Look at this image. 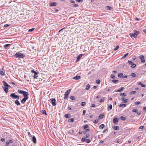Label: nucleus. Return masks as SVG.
Here are the masks:
<instances>
[{
    "label": "nucleus",
    "mask_w": 146,
    "mask_h": 146,
    "mask_svg": "<svg viewBox=\"0 0 146 146\" xmlns=\"http://www.w3.org/2000/svg\"><path fill=\"white\" fill-rule=\"evenodd\" d=\"M105 99V98H102L100 101V102H103L104 101Z\"/></svg>",
    "instance_id": "de8ad7c7"
},
{
    "label": "nucleus",
    "mask_w": 146,
    "mask_h": 146,
    "mask_svg": "<svg viewBox=\"0 0 146 146\" xmlns=\"http://www.w3.org/2000/svg\"><path fill=\"white\" fill-rule=\"evenodd\" d=\"M80 76H77L74 77L73 78L76 80H78L80 78Z\"/></svg>",
    "instance_id": "dca6fc26"
},
{
    "label": "nucleus",
    "mask_w": 146,
    "mask_h": 146,
    "mask_svg": "<svg viewBox=\"0 0 146 146\" xmlns=\"http://www.w3.org/2000/svg\"><path fill=\"white\" fill-rule=\"evenodd\" d=\"M83 55L82 54H80L78 55V56L77 58V60H79L81 57Z\"/></svg>",
    "instance_id": "a211bd4d"
},
{
    "label": "nucleus",
    "mask_w": 146,
    "mask_h": 146,
    "mask_svg": "<svg viewBox=\"0 0 146 146\" xmlns=\"http://www.w3.org/2000/svg\"><path fill=\"white\" fill-rule=\"evenodd\" d=\"M32 141L34 143L36 144V139L34 136H33L32 137Z\"/></svg>",
    "instance_id": "9b49d317"
},
{
    "label": "nucleus",
    "mask_w": 146,
    "mask_h": 146,
    "mask_svg": "<svg viewBox=\"0 0 146 146\" xmlns=\"http://www.w3.org/2000/svg\"><path fill=\"white\" fill-rule=\"evenodd\" d=\"M9 26V25L8 24H6L4 25V27H7Z\"/></svg>",
    "instance_id": "052dcab7"
},
{
    "label": "nucleus",
    "mask_w": 146,
    "mask_h": 146,
    "mask_svg": "<svg viewBox=\"0 0 146 146\" xmlns=\"http://www.w3.org/2000/svg\"><path fill=\"white\" fill-rule=\"evenodd\" d=\"M119 48V46L118 45L116 46L113 49V50L115 51L118 49Z\"/></svg>",
    "instance_id": "c9c22d12"
},
{
    "label": "nucleus",
    "mask_w": 146,
    "mask_h": 146,
    "mask_svg": "<svg viewBox=\"0 0 146 146\" xmlns=\"http://www.w3.org/2000/svg\"><path fill=\"white\" fill-rule=\"evenodd\" d=\"M128 62L129 64L131 65V67L132 68H134L136 66V64H134L132 62L128 60Z\"/></svg>",
    "instance_id": "20e7f679"
},
{
    "label": "nucleus",
    "mask_w": 146,
    "mask_h": 146,
    "mask_svg": "<svg viewBox=\"0 0 146 146\" xmlns=\"http://www.w3.org/2000/svg\"><path fill=\"white\" fill-rule=\"evenodd\" d=\"M28 99L24 98L21 101V102L22 103L24 104L25 103L26 101Z\"/></svg>",
    "instance_id": "2eb2a0df"
},
{
    "label": "nucleus",
    "mask_w": 146,
    "mask_h": 146,
    "mask_svg": "<svg viewBox=\"0 0 146 146\" xmlns=\"http://www.w3.org/2000/svg\"><path fill=\"white\" fill-rule=\"evenodd\" d=\"M129 101V99H127L125 100H124L123 101V103H127Z\"/></svg>",
    "instance_id": "f704fd0d"
},
{
    "label": "nucleus",
    "mask_w": 146,
    "mask_h": 146,
    "mask_svg": "<svg viewBox=\"0 0 146 146\" xmlns=\"http://www.w3.org/2000/svg\"><path fill=\"white\" fill-rule=\"evenodd\" d=\"M1 140L3 142L5 141V139L3 138H1Z\"/></svg>",
    "instance_id": "bf43d9fd"
},
{
    "label": "nucleus",
    "mask_w": 146,
    "mask_h": 146,
    "mask_svg": "<svg viewBox=\"0 0 146 146\" xmlns=\"http://www.w3.org/2000/svg\"><path fill=\"white\" fill-rule=\"evenodd\" d=\"M86 137H82L81 139V141L82 142H84L85 141H86Z\"/></svg>",
    "instance_id": "2f4dec72"
},
{
    "label": "nucleus",
    "mask_w": 146,
    "mask_h": 146,
    "mask_svg": "<svg viewBox=\"0 0 146 146\" xmlns=\"http://www.w3.org/2000/svg\"><path fill=\"white\" fill-rule=\"evenodd\" d=\"M16 96L17 95H15V93H14L11 94L10 95V97L14 99H16Z\"/></svg>",
    "instance_id": "423d86ee"
},
{
    "label": "nucleus",
    "mask_w": 146,
    "mask_h": 146,
    "mask_svg": "<svg viewBox=\"0 0 146 146\" xmlns=\"http://www.w3.org/2000/svg\"><path fill=\"white\" fill-rule=\"evenodd\" d=\"M89 131V129H86L83 132V133L84 134H85L86 133Z\"/></svg>",
    "instance_id": "473e14b6"
},
{
    "label": "nucleus",
    "mask_w": 146,
    "mask_h": 146,
    "mask_svg": "<svg viewBox=\"0 0 146 146\" xmlns=\"http://www.w3.org/2000/svg\"><path fill=\"white\" fill-rule=\"evenodd\" d=\"M3 83L5 87L11 88L10 86L8 85L5 81H3Z\"/></svg>",
    "instance_id": "0eeeda50"
},
{
    "label": "nucleus",
    "mask_w": 146,
    "mask_h": 146,
    "mask_svg": "<svg viewBox=\"0 0 146 146\" xmlns=\"http://www.w3.org/2000/svg\"><path fill=\"white\" fill-rule=\"evenodd\" d=\"M130 36L131 37L135 38L137 35V34L135 33L133 34H130Z\"/></svg>",
    "instance_id": "f8f14e48"
},
{
    "label": "nucleus",
    "mask_w": 146,
    "mask_h": 146,
    "mask_svg": "<svg viewBox=\"0 0 146 146\" xmlns=\"http://www.w3.org/2000/svg\"><path fill=\"white\" fill-rule=\"evenodd\" d=\"M120 96H126V95L125 94L123 93H121L120 94Z\"/></svg>",
    "instance_id": "a19ab883"
},
{
    "label": "nucleus",
    "mask_w": 146,
    "mask_h": 146,
    "mask_svg": "<svg viewBox=\"0 0 146 146\" xmlns=\"http://www.w3.org/2000/svg\"><path fill=\"white\" fill-rule=\"evenodd\" d=\"M112 82L115 84H117L119 82V80H112Z\"/></svg>",
    "instance_id": "aec40b11"
},
{
    "label": "nucleus",
    "mask_w": 146,
    "mask_h": 146,
    "mask_svg": "<svg viewBox=\"0 0 146 146\" xmlns=\"http://www.w3.org/2000/svg\"><path fill=\"white\" fill-rule=\"evenodd\" d=\"M129 54V53H127L125 54V55L122 57V58L123 59H124V58H125L127 57V56Z\"/></svg>",
    "instance_id": "c85d7f7f"
},
{
    "label": "nucleus",
    "mask_w": 146,
    "mask_h": 146,
    "mask_svg": "<svg viewBox=\"0 0 146 146\" xmlns=\"http://www.w3.org/2000/svg\"><path fill=\"white\" fill-rule=\"evenodd\" d=\"M98 120L97 119L94 121L93 122L94 123L96 124L98 123Z\"/></svg>",
    "instance_id": "c03bdc74"
},
{
    "label": "nucleus",
    "mask_w": 146,
    "mask_h": 146,
    "mask_svg": "<svg viewBox=\"0 0 146 146\" xmlns=\"http://www.w3.org/2000/svg\"><path fill=\"white\" fill-rule=\"evenodd\" d=\"M121 141V139H118L117 141V143H118L120 142Z\"/></svg>",
    "instance_id": "4d7b16f0"
},
{
    "label": "nucleus",
    "mask_w": 146,
    "mask_h": 146,
    "mask_svg": "<svg viewBox=\"0 0 146 146\" xmlns=\"http://www.w3.org/2000/svg\"><path fill=\"white\" fill-rule=\"evenodd\" d=\"M50 5L52 7L56 6V3L55 2H52L50 3Z\"/></svg>",
    "instance_id": "ddd939ff"
},
{
    "label": "nucleus",
    "mask_w": 146,
    "mask_h": 146,
    "mask_svg": "<svg viewBox=\"0 0 146 146\" xmlns=\"http://www.w3.org/2000/svg\"><path fill=\"white\" fill-rule=\"evenodd\" d=\"M17 58H23L25 56V55L24 54L20 52H17L14 55Z\"/></svg>",
    "instance_id": "f03ea898"
},
{
    "label": "nucleus",
    "mask_w": 146,
    "mask_h": 146,
    "mask_svg": "<svg viewBox=\"0 0 146 146\" xmlns=\"http://www.w3.org/2000/svg\"><path fill=\"white\" fill-rule=\"evenodd\" d=\"M70 116V114H66L65 115V117L66 118H69Z\"/></svg>",
    "instance_id": "4c0bfd02"
},
{
    "label": "nucleus",
    "mask_w": 146,
    "mask_h": 146,
    "mask_svg": "<svg viewBox=\"0 0 146 146\" xmlns=\"http://www.w3.org/2000/svg\"><path fill=\"white\" fill-rule=\"evenodd\" d=\"M5 71L3 69H1L0 71V74L1 76H3L4 75Z\"/></svg>",
    "instance_id": "1a4fd4ad"
},
{
    "label": "nucleus",
    "mask_w": 146,
    "mask_h": 146,
    "mask_svg": "<svg viewBox=\"0 0 146 146\" xmlns=\"http://www.w3.org/2000/svg\"><path fill=\"white\" fill-rule=\"evenodd\" d=\"M113 123L115 124V125H116L117 123L118 122V120L117 119V118H114L113 120Z\"/></svg>",
    "instance_id": "9d476101"
},
{
    "label": "nucleus",
    "mask_w": 146,
    "mask_h": 146,
    "mask_svg": "<svg viewBox=\"0 0 146 146\" xmlns=\"http://www.w3.org/2000/svg\"><path fill=\"white\" fill-rule=\"evenodd\" d=\"M8 87H5V88H3L4 89V90L5 91V92L6 93H7L8 92Z\"/></svg>",
    "instance_id": "4be33fe9"
},
{
    "label": "nucleus",
    "mask_w": 146,
    "mask_h": 146,
    "mask_svg": "<svg viewBox=\"0 0 146 146\" xmlns=\"http://www.w3.org/2000/svg\"><path fill=\"white\" fill-rule=\"evenodd\" d=\"M141 104V102H136L134 104H137V105H139Z\"/></svg>",
    "instance_id": "8fccbe9b"
},
{
    "label": "nucleus",
    "mask_w": 146,
    "mask_h": 146,
    "mask_svg": "<svg viewBox=\"0 0 146 146\" xmlns=\"http://www.w3.org/2000/svg\"><path fill=\"white\" fill-rule=\"evenodd\" d=\"M17 91L18 93L19 94L23 95L24 98L28 99L29 94L27 92L25 91H23L19 90Z\"/></svg>",
    "instance_id": "f257e3e1"
},
{
    "label": "nucleus",
    "mask_w": 146,
    "mask_h": 146,
    "mask_svg": "<svg viewBox=\"0 0 146 146\" xmlns=\"http://www.w3.org/2000/svg\"><path fill=\"white\" fill-rule=\"evenodd\" d=\"M105 126L104 124H102L100 125L99 127V128L100 129H103V128H104Z\"/></svg>",
    "instance_id": "5701e85b"
},
{
    "label": "nucleus",
    "mask_w": 146,
    "mask_h": 146,
    "mask_svg": "<svg viewBox=\"0 0 146 146\" xmlns=\"http://www.w3.org/2000/svg\"><path fill=\"white\" fill-rule=\"evenodd\" d=\"M144 126H141L139 127V129H143Z\"/></svg>",
    "instance_id": "13d9d810"
},
{
    "label": "nucleus",
    "mask_w": 146,
    "mask_h": 146,
    "mask_svg": "<svg viewBox=\"0 0 146 146\" xmlns=\"http://www.w3.org/2000/svg\"><path fill=\"white\" fill-rule=\"evenodd\" d=\"M40 111L42 113L46 115H47L46 112L45 110H41Z\"/></svg>",
    "instance_id": "f3484780"
},
{
    "label": "nucleus",
    "mask_w": 146,
    "mask_h": 146,
    "mask_svg": "<svg viewBox=\"0 0 146 146\" xmlns=\"http://www.w3.org/2000/svg\"><path fill=\"white\" fill-rule=\"evenodd\" d=\"M126 119V117L123 116H121L120 117V119L123 121L125 120Z\"/></svg>",
    "instance_id": "e433bc0d"
},
{
    "label": "nucleus",
    "mask_w": 146,
    "mask_h": 146,
    "mask_svg": "<svg viewBox=\"0 0 146 146\" xmlns=\"http://www.w3.org/2000/svg\"><path fill=\"white\" fill-rule=\"evenodd\" d=\"M90 88V86L89 84H88L86 86V89L88 90Z\"/></svg>",
    "instance_id": "72a5a7b5"
},
{
    "label": "nucleus",
    "mask_w": 146,
    "mask_h": 146,
    "mask_svg": "<svg viewBox=\"0 0 146 146\" xmlns=\"http://www.w3.org/2000/svg\"><path fill=\"white\" fill-rule=\"evenodd\" d=\"M71 90V89L68 90L65 92L64 94V100H66L68 98V95L70 92Z\"/></svg>",
    "instance_id": "7ed1b4c3"
},
{
    "label": "nucleus",
    "mask_w": 146,
    "mask_h": 146,
    "mask_svg": "<svg viewBox=\"0 0 146 146\" xmlns=\"http://www.w3.org/2000/svg\"><path fill=\"white\" fill-rule=\"evenodd\" d=\"M86 110H84L83 111V113L84 115H85V113H86Z\"/></svg>",
    "instance_id": "680f3d73"
},
{
    "label": "nucleus",
    "mask_w": 146,
    "mask_h": 146,
    "mask_svg": "<svg viewBox=\"0 0 146 146\" xmlns=\"http://www.w3.org/2000/svg\"><path fill=\"white\" fill-rule=\"evenodd\" d=\"M113 128L115 130H119V127L118 126H114V127Z\"/></svg>",
    "instance_id": "b1692460"
},
{
    "label": "nucleus",
    "mask_w": 146,
    "mask_h": 146,
    "mask_svg": "<svg viewBox=\"0 0 146 146\" xmlns=\"http://www.w3.org/2000/svg\"><path fill=\"white\" fill-rule=\"evenodd\" d=\"M139 58L142 63H144L145 62V61L144 59V57L143 55L140 56H139Z\"/></svg>",
    "instance_id": "39448f33"
},
{
    "label": "nucleus",
    "mask_w": 146,
    "mask_h": 146,
    "mask_svg": "<svg viewBox=\"0 0 146 146\" xmlns=\"http://www.w3.org/2000/svg\"><path fill=\"white\" fill-rule=\"evenodd\" d=\"M10 45H11V44H6L4 45L3 46V47L5 48H6L8 47Z\"/></svg>",
    "instance_id": "7c9ffc66"
},
{
    "label": "nucleus",
    "mask_w": 146,
    "mask_h": 146,
    "mask_svg": "<svg viewBox=\"0 0 146 146\" xmlns=\"http://www.w3.org/2000/svg\"><path fill=\"white\" fill-rule=\"evenodd\" d=\"M86 105V103L85 102H83L81 104V106H84Z\"/></svg>",
    "instance_id": "49530a36"
},
{
    "label": "nucleus",
    "mask_w": 146,
    "mask_h": 146,
    "mask_svg": "<svg viewBox=\"0 0 146 146\" xmlns=\"http://www.w3.org/2000/svg\"><path fill=\"white\" fill-rule=\"evenodd\" d=\"M104 116V115L101 114V115H100L99 116V118L100 119H102L103 118Z\"/></svg>",
    "instance_id": "58836bf2"
},
{
    "label": "nucleus",
    "mask_w": 146,
    "mask_h": 146,
    "mask_svg": "<svg viewBox=\"0 0 146 146\" xmlns=\"http://www.w3.org/2000/svg\"><path fill=\"white\" fill-rule=\"evenodd\" d=\"M38 72H35L34 73V78H36L38 77V76L37 75Z\"/></svg>",
    "instance_id": "412c9836"
},
{
    "label": "nucleus",
    "mask_w": 146,
    "mask_h": 146,
    "mask_svg": "<svg viewBox=\"0 0 146 146\" xmlns=\"http://www.w3.org/2000/svg\"><path fill=\"white\" fill-rule=\"evenodd\" d=\"M100 97H101V96L100 95H98L96 96V98L98 99V98H99Z\"/></svg>",
    "instance_id": "774afa93"
},
{
    "label": "nucleus",
    "mask_w": 146,
    "mask_h": 146,
    "mask_svg": "<svg viewBox=\"0 0 146 146\" xmlns=\"http://www.w3.org/2000/svg\"><path fill=\"white\" fill-rule=\"evenodd\" d=\"M131 75L133 77H135L136 76V74L135 73H131Z\"/></svg>",
    "instance_id": "a18cd8bd"
},
{
    "label": "nucleus",
    "mask_w": 146,
    "mask_h": 146,
    "mask_svg": "<svg viewBox=\"0 0 146 146\" xmlns=\"http://www.w3.org/2000/svg\"><path fill=\"white\" fill-rule=\"evenodd\" d=\"M73 7H77L78 6V4H73Z\"/></svg>",
    "instance_id": "09e8293b"
},
{
    "label": "nucleus",
    "mask_w": 146,
    "mask_h": 146,
    "mask_svg": "<svg viewBox=\"0 0 146 146\" xmlns=\"http://www.w3.org/2000/svg\"><path fill=\"white\" fill-rule=\"evenodd\" d=\"M107 8L108 10H111V7L108 6H107Z\"/></svg>",
    "instance_id": "6e6d98bb"
},
{
    "label": "nucleus",
    "mask_w": 146,
    "mask_h": 146,
    "mask_svg": "<svg viewBox=\"0 0 146 146\" xmlns=\"http://www.w3.org/2000/svg\"><path fill=\"white\" fill-rule=\"evenodd\" d=\"M107 129H106L103 131V133H105L106 131H107Z\"/></svg>",
    "instance_id": "69168bd1"
},
{
    "label": "nucleus",
    "mask_w": 146,
    "mask_h": 146,
    "mask_svg": "<svg viewBox=\"0 0 146 146\" xmlns=\"http://www.w3.org/2000/svg\"><path fill=\"white\" fill-rule=\"evenodd\" d=\"M70 98L71 100H74L75 99L74 98V96H71V97H70Z\"/></svg>",
    "instance_id": "864d4df0"
},
{
    "label": "nucleus",
    "mask_w": 146,
    "mask_h": 146,
    "mask_svg": "<svg viewBox=\"0 0 146 146\" xmlns=\"http://www.w3.org/2000/svg\"><path fill=\"white\" fill-rule=\"evenodd\" d=\"M70 2L72 3H74L75 2V1H73V0H70Z\"/></svg>",
    "instance_id": "338daca9"
},
{
    "label": "nucleus",
    "mask_w": 146,
    "mask_h": 146,
    "mask_svg": "<svg viewBox=\"0 0 146 146\" xmlns=\"http://www.w3.org/2000/svg\"><path fill=\"white\" fill-rule=\"evenodd\" d=\"M74 121V118L69 119L68 120V121L69 122H73Z\"/></svg>",
    "instance_id": "393cba45"
},
{
    "label": "nucleus",
    "mask_w": 146,
    "mask_h": 146,
    "mask_svg": "<svg viewBox=\"0 0 146 146\" xmlns=\"http://www.w3.org/2000/svg\"><path fill=\"white\" fill-rule=\"evenodd\" d=\"M88 127V125H86L83 127V128L84 129H87Z\"/></svg>",
    "instance_id": "ea45409f"
},
{
    "label": "nucleus",
    "mask_w": 146,
    "mask_h": 146,
    "mask_svg": "<svg viewBox=\"0 0 146 146\" xmlns=\"http://www.w3.org/2000/svg\"><path fill=\"white\" fill-rule=\"evenodd\" d=\"M124 87H122L120 90H117L116 91V92H118L122 91L124 89Z\"/></svg>",
    "instance_id": "6ab92c4d"
},
{
    "label": "nucleus",
    "mask_w": 146,
    "mask_h": 146,
    "mask_svg": "<svg viewBox=\"0 0 146 146\" xmlns=\"http://www.w3.org/2000/svg\"><path fill=\"white\" fill-rule=\"evenodd\" d=\"M15 104L17 105H20V104L17 100H16L15 101Z\"/></svg>",
    "instance_id": "bb28decb"
},
{
    "label": "nucleus",
    "mask_w": 146,
    "mask_h": 146,
    "mask_svg": "<svg viewBox=\"0 0 146 146\" xmlns=\"http://www.w3.org/2000/svg\"><path fill=\"white\" fill-rule=\"evenodd\" d=\"M136 92L135 91H132L131 92V94H133L136 93Z\"/></svg>",
    "instance_id": "5fc2aeb1"
},
{
    "label": "nucleus",
    "mask_w": 146,
    "mask_h": 146,
    "mask_svg": "<svg viewBox=\"0 0 146 146\" xmlns=\"http://www.w3.org/2000/svg\"><path fill=\"white\" fill-rule=\"evenodd\" d=\"M133 112L135 113L137 112V110L136 109H134L133 110Z\"/></svg>",
    "instance_id": "0e129e2a"
},
{
    "label": "nucleus",
    "mask_w": 146,
    "mask_h": 146,
    "mask_svg": "<svg viewBox=\"0 0 146 146\" xmlns=\"http://www.w3.org/2000/svg\"><path fill=\"white\" fill-rule=\"evenodd\" d=\"M118 77L120 78H123V75L122 73H120L118 74Z\"/></svg>",
    "instance_id": "cd10ccee"
},
{
    "label": "nucleus",
    "mask_w": 146,
    "mask_h": 146,
    "mask_svg": "<svg viewBox=\"0 0 146 146\" xmlns=\"http://www.w3.org/2000/svg\"><path fill=\"white\" fill-rule=\"evenodd\" d=\"M126 106V105L125 104H121L119 105V107H125Z\"/></svg>",
    "instance_id": "c756f323"
},
{
    "label": "nucleus",
    "mask_w": 146,
    "mask_h": 146,
    "mask_svg": "<svg viewBox=\"0 0 146 146\" xmlns=\"http://www.w3.org/2000/svg\"><path fill=\"white\" fill-rule=\"evenodd\" d=\"M85 141L87 143H88L90 142V139H86Z\"/></svg>",
    "instance_id": "37998d69"
},
{
    "label": "nucleus",
    "mask_w": 146,
    "mask_h": 146,
    "mask_svg": "<svg viewBox=\"0 0 146 146\" xmlns=\"http://www.w3.org/2000/svg\"><path fill=\"white\" fill-rule=\"evenodd\" d=\"M51 102L52 105L53 106H55L56 104V100L54 99H53L52 100Z\"/></svg>",
    "instance_id": "6e6552de"
},
{
    "label": "nucleus",
    "mask_w": 146,
    "mask_h": 146,
    "mask_svg": "<svg viewBox=\"0 0 146 146\" xmlns=\"http://www.w3.org/2000/svg\"><path fill=\"white\" fill-rule=\"evenodd\" d=\"M108 107L109 109L108 110L109 111L112 109V105L111 104H110L109 106H108Z\"/></svg>",
    "instance_id": "a878e982"
},
{
    "label": "nucleus",
    "mask_w": 146,
    "mask_h": 146,
    "mask_svg": "<svg viewBox=\"0 0 146 146\" xmlns=\"http://www.w3.org/2000/svg\"><path fill=\"white\" fill-rule=\"evenodd\" d=\"M34 29H34V28H32V29H29L28 30V32H32V31H33Z\"/></svg>",
    "instance_id": "3c124183"
},
{
    "label": "nucleus",
    "mask_w": 146,
    "mask_h": 146,
    "mask_svg": "<svg viewBox=\"0 0 146 146\" xmlns=\"http://www.w3.org/2000/svg\"><path fill=\"white\" fill-rule=\"evenodd\" d=\"M110 77L111 78L113 79H115V76L113 74H111Z\"/></svg>",
    "instance_id": "79ce46f5"
},
{
    "label": "nucleus",
    "mask_w": 146,
    "mask_h": 146,
    "mask_svg": "<svg viewBox=\"0 0 146 146\" xmlns=\"http://www.w3.org/2000/svg\"><path fill=\"white\" fill-rule=\"evenodd\" d=\"M96 82L98 84H100V80H96Z\"/></svg>",
    "instance_id": "603ef678"
},
{
    "label": "nucleus",
    "mask_w": 146,
    "mask_h": 146,
    "mask_svg": "<svg viewBox=\"0 0 146 146\" xmlns=\"http://www.w3.org/2000/svg\"><path fill=\"white\" fill-rule=\"evenodd\" d=\"M137 84L141 85L142 87H144L145 86V85L143 84L141 82H139L137 83Z\"/></svg>",
    "instance_id": "4468645a"
},
{
    "label": "nucleus",
    "mask_w": 146,
    "mask_h": 146,
    "mask_svg": "<svg viewBox=\"0 0 146 146\" xmlns=\"http://www.w3.org/2000/svg\"><path fill=\"white\" fill-rule=\"evenodd\" d=\"M36 72L34 70H31V72L32 73H35V72Z\"/></svg>",
    "instance_id": "e2e57ef3"
}]
</instances>
